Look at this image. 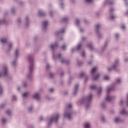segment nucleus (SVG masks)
Returning a JSON list of instances; mask_svg holds the SVG:
<instances>
[{"instance_id": "1", "label": "nucleus", "mask_w": 128, "mask_h": 128, "mask_svg": "<svg viewBox=\"0 0 128 128\" xmlns=\"http://www.w3.org/2000/svg\"><path fill=\"white\" fill-rule=\"evenodd\" d=\"M58 46V43H56L54 44H52L50 46V48L52 50V58L54 60H56V58H58L60 60H61L62 64H70V60H68L62 59V54H59L58 56L56 57V54H54V48H56Z\"/></svg>"}, {"instance_id": "2", "label": "nucleus", "mask_w": 128, "mask_h": 128, "mask_svg": "<svg viewBox=\"0 0 128 128\" xmlns=\"http://www.w3.org/2000/svg\"><path fill=\"white\" fill-rule=\"evenodd\" d=\"M28 60L30 62L29 72L27 75V78L28 80L32 78V74L34 72V55L30 54L28 56Z\"/></svg>"}, {"instance_id": "3", "label": "nucleus", "mask_w": 128, "mask_h": 128, "mask_svg": "<svg viewBox=\"0 0 128 128\" xmlns=\"http://www.w3.org/2000/svg\"><path fill=\"white\" fill-rule=\"evenodd\" d=\"M92 94H90L89 96L82 98L79 100V102L82 104H84L86 110L90 108V104H92Z\"/></svg>"}, {"instance_id": "4", "label": "nucleus", "mask_w": 128, "mask_h": 128, "mask_svg": "<svg viewBox=\"0 0 128 128\" xmlns=\"http://www.w3.org/2000/svg\"><path fill=\"white\" fill-rule=\"evenodd\" d=\"M72 114H74L72 106V104H69L66 109L64 114V118H67L68 120H72Z\"/></svg>"}, {"instance_id": "5", "label": "nucleus", "mask_w": 128, "mask_h": 128, "mask_svg": "<svg viewBox=\"0 0 128 128\" xmlns=\"http://www.w3.org/2000/svg\"><path fill=\"white\" fill-rule=\"evenodd\" d=\"M112 90H114V87L113 86H107V92L106 94V98L105 100L106 102H112L114 98V97L112 96H110V92Z\"/></svg>"}, {"instance_id": "6", "label": "nucleus", "mask_w": 128, "mask_h": 128, "mask_svg": "<svg viewBox=\"0 0 128 128\" xmlns=\"http://www.w3.org/2000/svg\"><path fill=\"white\" fill-rule=\"evenodd\" d=\"M60 118V114L54 115L52 118L50 122H48V128H50V126L52 124V122H54L55 124H58V121Z\"/></svg>"}, {"instance_id": "7", "label": "nucleus", "mask_w": 128, "mask_h": 128, "mask_svg": "<svg viewBox=\"0 0 128 128\" xmlns=\"http://www.w3.org/2000/svg\"><path fill=\"white\" fill-rule=\"evenodd\" d=\"M2 76H8V67L6 66H4V70L0 72V78Z\"/></svg>"}, {"instance_id": "8", "label": "nucleus", "mask_w": 128, "mask_h": 128, "mask_svg": "<svg viewBox=\"0 0 128 128\" xmlns=\"http://www.w3.org/2000/svg\"><path fill=\"white\" fill-rule=\"evenodd\" d=\"M90 90H96L98 95L100 94H102V87L98 88L94 85L91 86H90Z\"/></svg>"}, {"instance_id": "9", "label": "nucleus", "mask_w": 128, "mask_h": 128, "mask_svg": "<svg viewBox=\"0 0 128 128\" xmlns=\"http://www.w3.org/2000/svg\"><path fill=\"white\" fill-rule=\"evenodd\" d=\"M100 28V24H97L96 25V26L95 27V30H96V33L98 36V38H102V34H100V30H99Z\"/></svg>"}, {"instance_id": "10", "label": "nucleus", "mask_w": 128, "mask_h": 128, "mask_svg": "<svg viewBox=\"0 0 128 128\" xmlns=\"http://www.w3.org/2000/svg\"><path fill=\"white\" fill-rule=\"evenodd\" d=\"M118 60H115L114 64L112 66V68H108V72H110L112 68H114L115 70H116V66H118Z\"/></svg>"}, {"instance_id": "11", "label": "nucleus", "mask_w": 128, "mask_h": 128, "mask_svg": "<svg viewBox=\"0 0 128 128\" xmlns=\"http://www.w3.org/2000/svg\"><path fill=\"white\" fill-rule=\"evenodd\" d=\"M48 20L43 21L42 22V28H43V30H46V28L48 26Z\"/></svg>"}, {"instance_id": "12", "label": "nucleus", "mask_w": 128, "mask_h": 128, "mask_svg": "<svg viewBox=\"0 0 128 128\" xmlns=\"http://www.w3.org/2000/svg\"><path fill=\"white\" fill-rule=\"evenodd\" d=\"M64 32H66V30L63 29L62 31H57L55 32V36H62V34H64Z\"/></svg>"}, {"instance_id": "13", "label": "nucleus", "mask_w": 128, "mask_h": 128, "mask_svg": "<svg viewBox=\"0 0 128 128\" xmlns=\"http://www.w3.org/2000/svg\"><path fill=\"white\" fill-rule=\"evenodd\" d=\"M81 48H82V43H80V44H78L77 48H72V52H76V50H80Z\"/></svg>"}, {"instance_id": "14", "label": "nucleus", "mask_w": 128, "mask_h": 128, "mask_svg": "<svg viewBox=\"0 0 128 128\" xmlns=\"http://www.w3.org/2000/svg\"><path fill=\"white\" fill-rule=\"evenodd\" d=\"M85 76L84 84H86V82H88V76H86V74L84 72L81 73L80 76V78H82V76Z\"/></svg>"}, {"instance_id": "15", "label": "nucleus", "mask_w": 128, "mask_h": 128, "mask_svg": "<svg viewBox=\"0 0 128 128\" xmlns=\"http://www.w3.org/2000/svg\"><path fill=\"white\" fill-rule=\"evenodd\" d=\"M78 84H76L74 87V91L73 92V95L76 96V94H78Z\"/></svg>"}, {"instance_id": "16", "label": "nucleus", "mask_w": 128, "mask_h": 128, "mask_svg": "<svg viewBox=\"0 0 128 128\" xmlns=\"http://www.w3.org/2000/svg\"><path fill=\"white\" fill-rule=\"evenodd\" d=\"M104 4H109L110 6H112L114 4V1H110V0H106L104 2Z\"/></svg>"}, {"instance_id": "17", "label": "nucleus", "mask_w": 128, "mask_h": 128, "mask_svg": "<svg viewBox=\"0 0 128 128\" xmlns=\"http://www.w3.org/2000/svg\"><path fill=\"white\" fill-rule=\"evenodd\" d=\"M38 14L39 16H46V13L42 11V10H39L38 12Z\"/></svg>"}, {"instance_id": "18", "label": "nucleus", "mask_w": 128, "mask_h": 128, "mask_svg": "<svg viewBox=\"0 0 128 128\" xmlns=\"http://www.w3.org/2000/svg\"><path fill=\"white\" fill-rule=\"evenodd\" d=\"M32 98H34L35 100H40V94L37 93L36 94L33 95Z\"/></svg>"}, {"instance_id": "19", "label": "nucleus", "mask_w": 128, "mask_h": 128, "mask_svg": "<svg viewBox=\"0 0 128 128\" xmlns=\"http://www.w3.org/2000/svg\"><path fill=\"white\" fill-rule=\"evenodd\" d=\"M26 28H28V25L30 24V18H28V16H26Z\"/></svg>"}, {"instance_id": "20", "label": "nucleus", "mask_w": 128, "mask_h": 128, "mask_svg": "<svg viewBox=\"0 0 128 128\" xmlns=\"http://www.w3.org/2000/svg\"><path fill=\"white\" fill-rule=\"evenodd\" d=\"M86 46H88L90 50H94V47L92 46V42H90L88 45H86Z\"/></svg>"}, {"instance_id": "21", "label": "nucleus", "mask_w": 128, "mask_h": 128, "mask_svg": "<svg viewBox=\"0 0 128 128\" xmlns=\"http://www.w3.org/2000/svg\"><path fill=\"white\" fill-rule=\"evenodd\" d=\"M0 42L2 44H6L8 42V39L6 38H2L0 39Z\"/></svg>"}, {"instance_id": "22", "label": "nucleus", "mask_w": 128, "mask_h": 128, "mask_svg": "<svg viewBox=\"0 0 128 128\" xmlns=\"http://www.w3.org/2000/svg\"><path fill=\"white\" fill-rule=\"evenodd\" d=\"M96 68L94 67V68L92 70V71H91V74H92V76H94L95 72H96Z\"/></svg>"}, {"instance_id": "23", "label": "nucleus", "mask_w": 128, "mask_h": 128, "mask_svg": "<svg viewBox=\"0 0 128 128\" xmlns=\"http://www.w3.org/2000/svg\"><path fill=\"white\" fill-rule=\"evenodd\" d=\"M120 114H128V112H126L124 108H123L122 110L120 111Z\"/></svg>"}, {"instance_id": "24", "label": "nucleus", "mask_w": 128, "mask_h": 128, "mask_svg": "<svg viewBox=\"0 0 128 128\" xmlns=\"http://www.w3.org/2000/svg\"><path fill=\"white\" fill-rule=\"evenodd\" d=\"M68 18L66 17H64L62 19L61 22H68Z\"/></svg>"}, {"instance_id": "25", "label": "nucleus", "mask_w": 128, "mask_h": 128, "mask_svg": "<svg viewBox=\"0 0 128 128\" xmlns=\"http://www.w3.org/2000/svg\"><path fill=\"white\" fill-rule=\"evenodd\" d=\"M114 121L116 122V124L118 123V122H122V119L118 118H115Z\"/></svg>"}, {"instance_id": "26", "label": "nucleus", "mask_w": 128, "mask_h": 128, "mask_svg": "<svg viewBox=\"0 0 128 128\" xmlns=\"http://www.w3.org/2000/svg\"><path fill=\"white\" fill-rule=\"evenodd\" d=\"M18 56V49H16L15 52V58L16 60Z\"/></svg>"}, {"instance_id": "27", "label": "nucleus", "mask_w": 128, "mask_h": 128, "mask_svg": "<svg viewBox=\"0 0 128 128\" xmlns=\"http://www.w3.org/2000/svg\"><path fill=\"white\" fill-rule=\"evenodd\" d=\"M108 42H105L104 47L102 48V51L104 52L106 48V46H108Z\"/></svg>"}, {"instance_id": "28", "label": "nucleus", "mask_w": 128, "mask_h": 128, "mask_svg": "<svg viewBox=\"0 0 128 128\" xmlns=\"http://www.w3.org/2000/svg\"><path fill=\"white\" fill-rule=\"evenodd\" d=\"M0 24H6V20H0Z\"/></svg>"}, {"instance_id": "29", "label": "nucleus", "mask_w": 128, "mask_h": 128, "mask_svg": "<svg viewBox=\"0 0 128 128\" xmlns=\"http://www.w3.org/2000/svg\"><path fill=\"white\" fill-rule=\"evenodd\" d=\"M4 92V88H2V84H0V96L2 94V92Z\"/></svg>"}, {"instance_id": "30", "label": "nucleus", "mask_w": 128, "mask_h": 128, "mask_svg": "<svg viewBox=\"0 0 128 128\" xmlns=\"http://www.w3.org/2000/svg\"><path fill=\"white\" fill-rule=\"evenodd\" d=\"M100 74H97L94 77L92 78V80H98V78H100Z\"/></svg>"}, {"instance_id": "31", "label": "nucleus", "mask_w": 128, "mask_h": 128, "mask_svg": "<svg viewBox=\"0 0 128 128\" xmlns=\"http://www.w3.org/2000/svg\"><path fill=\"white\" fill-rule=\"evenodd\" d=\"M12 43L10 42L9 44V46L8 48V52H10V50H12Z\"/></svg>"}, {"instance_id": "32", "label": "nucleus", "mask_w": 128, "mask_h": 128, "mask_svg": "<svg viewBox=\"0 0 128 128\" xmlns=\"http://www.w3.org/2000/svg\"><path fill=\"white\" fill-rule=\"evenodd\" d=\"M6 114H8V116H11L12 114V111L10 110H7L6 112Z\"/></svg>"}, {"instance_id": "33", "label": "nucleus", "mask_w": 128, "mask_h": 128, "mask_svg": "<svg viewBox=\"0 0 128 128\" xmlns=\"http://www.w3.org/2000/svg\"><path fill=\"white\" fill-rule=\"evenodd\" d=\"M101 106L102 108H106V102H103Z\"/></svg>"}, {"instance_id": "34", "label": "nucleus", "mask_w": 128, "mask_h": 128, "mask_svg": "<svg viewBox=\"0 0 128 128\" xmlns=\"http://www.w3.org/2000/svg\"><path fill=\"white\" fill-rule=\"evenodd\" d=\"M116 84H120V79L118 78L116 80V82H115Z\"/></svg>"}, {"instance_id": "35", "label": "nucleus", "mask_w": 128, "mask_h": 128, "mask_svg": "<svg viewBox=\"0 0 128 128\" xmlns=\"http://www.w3.org/2000/svg\"><path fill=\"white\" fill-rule=\"evenodd\" d=\"M76 23L77 26H80V20L78 19L76 20Z\"/></svg>"}, {"instance_id": "36", "label": "nucleus", "mask_w": 128, "mask_h": 128, "mask_svg": "<svg viewBox=\"0 0 128 128\" xmlns=\"http://www.w3.org/2000/svg\"><path fill=\"white\" fill-rule=\"evenodd\" d=\"M114 8H110V14H112V12H114Z\"/></svg>"}, {"instance_id": "37", "label": "nucleus", "mask_w": 128, "mask_h": 128, "mask_svg": "<svg viewBox=\"0 0 128 128\" xmlns=\"http://www.w3.org/2000/svg\"><path fill=\"white\" fill-rule=\"evenodd\" d=\"M16 64V60H14L12 62V66H15Z\"/></svg>"}, {"instance_id": "38", "label": "nucleus", "mask_w": 128, "mask_h": 128, "mask_svg": "<svg viewBox=\"0 0 128 128\" xmlns=\"http://www.w3.org/2000/svg\"><path fill=\"white\" fill-rule=\"evenodd\" d=\"M84 128H90V124L88 123H86L84 124Z\"/></svg>"}, {"instance_id": "39", "label": "nucleus", "mask_w": 128, "mask_h": 128, "mask_svg": "<svg viewBox=\"0 0 128 128\" xmlns=\"http://www.w3.org/2000/svg\"><path fill=\"white\" fill-rule=\"evenodd\" d=\"M2 122L3 124H6V118H2Z\"/></svg>"}, {"instance_id": "40", "label": "nucleus", "mask_w": 128, "mask_h": 128, "mask_svg": "<svg viewBox=\"0 0 128 128\" xmlns=\"http://www.w3.org/2000/svg\"><path fill=\"white\" fill-rule=\"evenodd\" d=\"M104 80H110V77H108V76H106L104 78Z\"/></svg>"}, {"instance_id": "41", "label": "nucleus", "mask_w": 128, "mask_h": 128, "mask_svg": "<svg viewBox=\"0 0 128 128\" xmlns=\"http://www.w3.org/2000/svg\"><path fill=\"white\" fill-rule=\"evenodd\" d=\"M28 111L29 112H32V106H31L28 109Z\"/></svg>"}, {"instance_id": "42", "label": "nucleus", "mask_w": 128, "mask_h": 128, "mask_svg": "<svg viewBox=\"0 0 128 128\" xmlns=\"http://www.w3.org/2000/svg\"><path fill=\"white\" fill-rule=\"evenodd\" d=\"M101 120L102 122H106V118H104V116H102L101 118Z\"/></svg>"}, {"instance_id": "43", "label": "nucleus", "mask_w": 128, "mask_h": 128, "mask_svg": "<svg viewBox=\"0 0 128 128\" xmlns=\"http://www.w3.org/2000/svg\"><path fill=\"white\" fill-rule=\"evenodd\" d=\"M50 64H47L46 66V70H50Z\"/></svg>"}, {"instance_id": "44", "label": "nucleus", "mask_w": 128, "mask_h": 128, "mask_svg": "<svg viewBox=\"0 0 128 128\" xmlns=\"http://www.w3.org/2000/svg\"><path fill=\"white\" fill-rule=\"evenodd\" d=\"M23 98H26L28 96V92H25L22 95Z\"/></svg>"}, {"instance_id": "45", "label": "nucleus", "mask_w": 128, "mask_h": 128, "mask_svg": "<svg viewBox=\"0 0 128 128\" xmlns=\"http://www.w3.org/2000/svg\"><path fill=\"white\" fill-rule=\"evenodd\" d=\"M12 100H16V96H13Z\"/></svg>"}, {"instance_id": "46", "label": "nucleus", "mask_w": 128, "mask_h": 128, "mask_svg": "<svg viewBox=\"0 0 128 128\" xmlns=\"http://www.w3.org/2000/svg\"><path fill=\"white\" fill-rule=\"evenodd\" d=\"M12 12L13 14H16V10L14 8H12Z\"/></svg>"}, {"instance_id": "47", "label": "nucleus", "mask_w": 128, "mask_h": 128, "mask_svg": "<svg viewBox=\"0 0 128 128\" xmlns=\"http://www.w3.org/2000/svg\"><path fill=\"white\" fill-rule=\"evenodd\" d=\"M78 66H80L82 64V62L81 61H78Z\"/></svg>"}, {"instance_id": "48", "label": "nucleus", "mask_w": 128, "mask_h": 128, "mask_svg": "<svg viewBox=\"0 0 128 128\" xmlns=\"http://www.w3.org/2000/svg\"><path fill=\"white\" fill-rule=\"evenodd\" d=\"M115 36H116V40H118V36H120V34H115Z\"/></svg>"}, {"instance_id": "49", "label": "nucleus", "mask_w": 128, "mask_h": 128, "mask_svg": "<svg viewBox=\"0 0 128 128\" xmlns=\"http://www.w3.org/2000/svg\"><path fill=\"white\" fill-rule=\"evenodd\" d=\"M85 56H86V52L84 51L82 53V58H84Z\"/></svg>"}, {"instance_id": "50", "label": "nucleus", "mask_w": 128, "mask_h": 128, "mask_svg": "<svg viewBox=\"0 0 128 128\" xmlns=\"http://www.w3.org/2000/svg\"><path fill=\"white\" fill-rule=\"evenodd\" d=\"M54 76V74L50 72V78H53Z\"/></svg>"}, {"instance_id": "51", "label": "nucleus", "mask_w": 128, "mask_h": 128, "mask_svg": "<svg viewBox=\"0 0 128 128\" xmlns=\"http://www.w3.org/2000/svg\"><path fill=\"white\" fill-rule=\"evenodd\" d=\"M85 2H86L90 3L92 2V0H85Z\"/></svg>"}, {"instance_id": "52", "label": "nucleus", "mask_w": 128, "mask_h": 128, "mask_svg": "<svg viewBox=\"0 0 128 128\" xmlns=\"http://www.w3.org/2000/svg\"><path fill=\"white\" fill-rule=\"evenodd\" d=\"M23 85L24 88H26V86H28V84H26V82H24L23 83Z\"/></svg>"}, {"instance_id": "53", "label": "nucleus", "mask_w": 128, "mask_h": 128, "mask_svg": "<svg viewBox=\"0 0 128 128\" xmlns=\"http://www.w3.org/2000/svg\"><path fill=\"white\" fill-rule=\"evenodd\" d=\"M5 106H6V104H2L1 105V106H0V108H4Z\"/></svg>"}, {"instance_id": "54", "label": "nucleus", "mask_w": 128, "mask_h": 128, "mask_svg": "<svg viewBox=\"0 0 128 128\" xmlns=\"http://www.w3.org/2000/svg\"><path fill=\"white\" fill-rule=\"evenodd\" d=\"M110 20H114V18H116V16L112 15L110 16Z\"/></svg>"}, {"instance_id": "55", "label": "nucleus", "mask_w": 128, "mask_h": 128, "mask_svg": "<svg viewBox=\"0 0 128 128\" xmlns=\"http://www.w3.org/2000/svg\"><path fill=\"white\" fill-rule=\"evenodd\" d=\"M18 24H20V22H22V20H20V18H18Z\"/></svg>"}, {"instance_id": "56", "label": "nucleus", "mask_w": 128, "mask_h": 128, "mask_svg": "<svg viewBox=\"0 0 128 128\" xmlns=\"http://www.w3.org/2000/svg\"><path fill=\"white\" fill-rule=\"evenodd\" d=\"M120 106H122V104H124V100H121L120 101Z\"/></svg>"}, {"instance_id": "57", "label": "nucleus", "mask_w": 128, "mask_h": 128, "mask_svg": "<svg viewBox=\"0 0 128 128\" xmlns=\"http://www.w3.org/2000/svg\"><path fill=\"white\" fill-rule=\"evenodd\" d=\"M50 92H54V88H52L49 90Z\"/></svg>"}, {"instance_id": "58", "label": "nucleus", "mask_w": 128, "mask_h": 128, "mask_svg": "<svg viewBox=\"0 0 128 128\" xmlns=\"http://www.w3.org/2000/svg\"><path fill=\"white\" fill-rule=\"evenodd\" d=\"M60 6L62 8H64V3H60Z\"/></svg>"}, {"instance_id": "59", "label": "nucleus", "mask_w": 128, "mask_h": 128, "mask_svg": "<svg viewBox=\"0 0 128 128\" xmlns=\"http://www.w3.org/2000/svg\"><path fill=\"white\" fill-rule=\"evenodd\" d=\"M124 0V2H125L126 6H128V1H126V0Z\"/></svg>"}, {"instance_id": "60", "label": "nucleus", "mask_w": 128, "mask_h": 128, "mask_svg": "<svg viewBox=\"0 0 128 128\" xmlns=\"http://www.w3.org/2000/svg\"><path fill=\"white\" fill-rule=\"evenodd\" d=\"M50 16L52 18L53 16H52V11H50Z\"/></svg>"}, {"instance_id": "61", "label": "nucleus", "mask_w": 128, "mask_h": 128, "mask_svg": "<svg viewBox=\"0 0 128 128\" xmlns=\"http://www.w3.org/2000/svg\"><path fill=\"white\" fill-rule=\"evenodd\" d=\"M121 28L122 30H124V28H126V26H124V25L122 26Z\"/></svg>"}, {"instance_id": "62", "label": "nucleus", "mask_w": 128, "mask_h": 128, "mask_svg": "<svg viewBox=\"0 0 128 128\" xmlns=\"http://www.w3.org/2000/svg\"><path fill=\"white\" fill-rule=\"evenodd\" d=\"M66 48V46L65 45H63L62 46V50H64Z\"/></svg>"}, {"instance_id": "63", "label": "nucleus", "mask_w": 128, "mask_h": 128, "mask_svg": "<svg viewBox=\"0 0 128 128\" xmlns=\"http://www.w3.org/2000/svg\"><path fill=\"white\" fill-rule=\"evenodd\" d=\"M86 40V38L82 37V42H84V40Z\"/></svg>"}, {"instance_id": "64", "label": "nucleus", "mask_w": 128, "mask_h": 128, "mask_svg": "<svg viewBox=\"0 0 128 128\" xmlns=\"http://www.w3.org/2000/svg\"><path fill=\"white\" fill-rule=\"evenodd\" d=\"M64 74V72H62L60 74V76H63Z\"/></svg>"}]
</instances>
